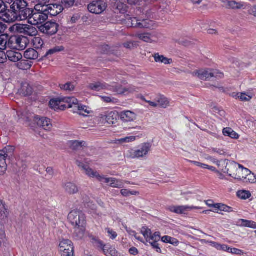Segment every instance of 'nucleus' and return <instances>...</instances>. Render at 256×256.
I'll list each match as a JSON object with an SVG mask.
<instances>
[{
	"instance_id": "c03bdc74",
	"label": "nucleus",
	"mask_w": 256,
	"mask_h": 256,
	"mask_svg": "<svg viewBox=\"0 0 256 256\" xmlns=\"http://www.w3.org/2000/svg\"><path fill=\"white\" fill-rule=\"evenodd\" d=\"M173 240V239L168 236H166L161 238L160 234V232H155L151 235L150 240Z\"/></svg>"
},
{
	"instance_id": "f257e3e1",
	"label": "nucleus",
	"mask_w": 256,
	"mask_h": 256,
	"mask_svg": "<svg viewBox=\"0 0 256 256\" xmlns=\"http://www.w3.org/2000/svg\"><path fill=\"white\" fill-rule=\"evenodd\" d=\"M86 162H82L79 160H76L77 166L80 168L82 172L90 178H96L101 182L109 184L112 188H122L124 186V182L122 180H118L115 178H108L104 175L100 174L98 172L90 168Z\"/></svg>"
},
{
	"instance_id": "4468645a",
	"label": "nucleus",
	"mask_w": 256,
	"mask_h": 256,
	"mask_svg": "<svg viewBox=\"0 0 256 256\" xmlns=\"http://www.w3.org/2000/svg\"><path fill=\"white\" fill-rule=\"evenodd\" d=\"M62 256H74V247L72 241H60L59 244Z\"/></svg>"
},
{
	"instance_id": "e2e57ef3",
	"label": "nucleus",
	"mask_w": 256,
	"mask_h": 256,
	"mask_svg": "<svg viewBox=\"0 0 256 256\" xmlns=\"http://www.w3.org/2000/svg\"><path fill=\"white\" fill-rule=\"evenodd\" d=\"M127 6L124 4L118 3L117 4V9L121 13H124L127 11Z\"/></svg>"
},
{
	"instance_id": "7c9ffc66",
	"label": "nucleus",
	"mask_w": 256,
	"mask_h": 256,
	"mask_svg": "<svg viewBox=\"0 0 256 256\" xmlns=\"http://www.w3.org/2000/svg\"><path fill=\"white\" fill-rule=\"evenodd\" d=\"M85 142L78 140H70L68 142V146L73 150H79L84 146Z\"/></svg>"
},
{
	"instance_id": "e433bc0d",
	"label": "nucleus",
	"mask_w": 256,
	"mask_h": 256,
	"mask_svg": "<svg viewBox=\"0 0 256 256\" xmlns=\"http://www.w3.org/2000/svg\"><path fill=\"white\" fill-rule=\"evenodd\" d=\"M222 133L224 136H229L232 138L238 139L239 138L238 134L230 128H224Z\"/></svg>"
},
{
	"instance_id": "dca6fc26",
	"label": "nucleus",
	"mask_w": 256,
	"mask_h": 256,
	"mask_svg": "<svg viewBox=\"0 0 256 256\" xmlns=\"http://www.w3.org/2000/svg\"><path fill=\"white\" fill-rule=\"evenodd\" d=\"M0 18L3 20L4 21L6 22H12L16 20H20L18 18V16L13 10H6V8L0 15Z\"/></svg>"
},
{
	"instance_id": "49530a36",
	"label": "nucleus",
	"mask_w": 256,
	"mask_h": 256,
	"mask_svg": "<svg viewBox=\"0 0 256 256\" xmlns=\"http://www.w3.org/2000/svg\"><path fill=\"white\" fill-rule=\"evenodd\" d=\"M245 183L254 184L256 182V176L250 170V174H247L243 182Z\"/></svg>"
},
{
	"instance_id": "69168bd1",
	"label": "nucleus",
	"mask_w": 256,
	"mask_h": 256,
	"mask_svg": "<svg viewBox=\"0 0 256 256\" xmlns=\"http://www.w3.org/2000/svg\"><path fill=\"white\" fill-rule=\"evenodd\" d=\"M7 60L6 53L5 54L2 50H0V63L4 64L6 62Z\"/></svg>"
},
{
	"instance_id": "423d86ee",
	"label": "nucleus",
	"mask_w": 256,
	"mask_h": 256,
	"mask_svg": "<svg viewBox=\"0 0 256 256\" xmlns=\"http://www.w3.org/2000/svg\"><path fill=\"white\" fill-rule=\"evenodd\" d=\"M36 7L37 6H35L34 10L32 9V14L27 18L28 22L32 25L41 24L48 18L46 13L45 12L39 11Z\"/></svg>"
},
{
	"instance_id": "338daca9",
	"label": "nucleus",
	"mask_w": 256,
	"mask_h": 256,
	"mask_svg": "<svg viewBox=\"0 0 256 256\" xmlns=\"http://www.w3.org/2000/svg\"><path fill=\"white\" fill-rule=\"evenodd\" d=\"M190 162L193 164H194L197 166L200 167L204 169H205V168H206V164H202L196 161L190 160Z\"/></svg>"
},
{
	"instance_id": "a18cd8bd",
	"label": "nucleus",
	"mask_w": 256,
	"mask_h": 256,
	"mask_svg": "<svg viewBox=\"0 0 256 256\" xmlns=\"http://www.w3.org/2000/svg\"><path fill=\"white\" fill-rule=\"evenodd\" d=\"M60 88L61 90L71 92L74 90L75 88V85L72 82H67L65 84H60Z\"/></svg>"
},
{
	"instance_id": "f704fd0d",
	"label": "nucleus",
	"mask_w": 256,
	"mask_h": 256,
	"mask_svg": "<svg viewBox=\"0 0 256 256\" xmlns=\"http://www.w3.org/2000/svg\"><path fill=\"white\" fill-rule=\"evenodd\" d=\"M10 38L7 34H2L0 36V50H4L8 47Z\"/></svg>"
},
{
	"instance_id": "c756f323",
	"label": "nucleus",
	"mask_w": 256,
	"mask_h": 256,
	"mask_svg": "<svg viewBox=\"0 0 256 256\" xmlns=\"http://www.w3.org/2000/svg\"><path fill=\"white\" fill-rule=\"evenodd\" d=\"M62 102H63L62 99H52L50 100L49 105L50 108L54 110H64V105L62 104Z\"/></svg>"
},
{
	"instance_id": "6e6d98bb",
	"label": "nucleus",
	"mask_w": 256,
	"mask_h": 256,
	"mask_svg": "<svg viewBox=\"0 0 256 256\" xmlns=\"http://www.w3.org/2000/svg\"><path fill=\"white\" fill-rule=\"evenodd\" d=\"M136 140V137L134 136H126L124 138H120L118 140L119 143H128L133 142Z\"/></svg>"
},
{
	"instance_id": "4c0bfd02",
	"label": "nucleus",
	"mask_w": 256,
	"mask_h": 256,
	"mask_svg": "<svg viewBox=\"0 0 256 256\" xmlns=\"http://www.w3.org/2000/svg\"><path fill=\"white\" fill-rule=\"evenodd\" d=\"M205 243H208L211 246L216 248L218 250H222L223 251L228 252V249L230 248L226 244H220L218 243L213 241H204Z\"/></svg>"
},
{
	"instance_id": "5fc2aeb1",
	"label": "nucleus",
	"mask_w": 256,
	"mask_h": 256,
	"mask_svg": "<svg viewBox=\"0 0 256 256\" xmlns=\"http://www.w3.org/2000/svg\"><path fill=\"white\" fill-rule=\"evenodd\" d=\"M64 48L62 46H56L49 50L46 52V55H50L55 53L64 50Z\"/></svg>"
},
{
	"instance_id": "9b49d317",
	"label": "nucleus",
	"mask_w": 256,
	"mask_h": 256,
	"mask_svg": "<svg viewBox=\"0 0 256 256\" xmlns=\"http://www.w3.org/2000/svg\"><path fill=\"white\" fill-rule=\"evenodd\" d=\"M36 8L37 9L38 8L39 11L42 12V10H43V12H45L48 16L50 15L55 16L63 10L62 6L57 4H50L43 6H38Z\"/></svg>"
},
{
	"instance_id": "cd10ccee",
	"label": "nucleus",
	"mask_w": 256,
	"mask_h": 256,
	"mask_svg": "<svg viewBox=\"0 0 256 256\" xmlns=\"http://www.w3.org/2000/svg\"><path fill=\"white\" fill-rule=\"evenodd\" d=\"M64 102L67 104V105H64V108H75L78 104V100L74 97H66L62 98Z\"/></svg>"
},
{
	"instance_id": "9d476101",
	"label": "nucleus",
	"mask_w": 256,
	"mask_h": 256,
	"mask_svg": "<svg viewBox=\"0 0 256 256\" xmlns=\"http://www.w3.org/2000/svg\"><path fill=\"white\" fill-rule=\"evenodd\" d=\"M99 118L102 123L114 124L117 122L118 115L116 111L106 110L99 115Z\"/></svg>"
},
{
	"instance_id": "3c124183",
	"label": "nucleus",
	"mask_w": 256,
	"mask_h": 256,
	"mask_svg": "<svg viewBox=\"0 0 256 256\" xmlns=\"http://www.w3.org/2000/svg\"><path fill=\"white\" fill-rule=\"evenodd\" d=\"M96 242V246L98 248H100L101 250H102L104 254V251H108V249L110 248L112 246L110 244H104L102 241H95Z\"/></svg>"
},
{
	"instance_id": "0e129e2a",
	"label": "nucleus",
	"mask_w": 256,
	"mask_h": 256,
	"mask_svg": "<svg viewBox=\"0 0 256 256\" xmlns=\"http://www.w3.org/2000/svg\"><path fill=\"white\" fill-rule=\"evenodd\" d=\"M106 230L110 238L114 239L116 238L117 234L116 232L110 228H107Z\"/></svg>"
},
{
	"instance_id": "13d9d810",
	"label": "nucleus",
	"mask_w": 256,
	"mask_h": 256,
	"mask_svg": "<svg viewBox=\"0 0 256 256\" xmlns=\"http://www.w3.org/2000/svg\"><path fill=\"white\" fill-rule=\"evenodd\" d=\"M120 192L124 196H128L130 195H136L138 194V192L136 191H130L126 189L122 190Z\"/></svg>"
},
{
	"instance_id": "72a5a7b5",
	"label": "nucleus",
	"mask_w": 256,
	"mask_h": 256,
	"mask_svg": "<svg viewBox=\"0 0 256 256\" xmlns=\"http://www.w3.org/2000/svg\"><path fill=\"white\" fill-rule=\"evenodd\" d=\"M238 223L239 226H242L256 228V222L252 220L240 219L238 220Z\"/></svg>"
},
{
	"instance_id": "a878e982",
	"label": "nucleus",
	"mask_w": 256,
	"mask_h": 256,
	"mask_svg": "<svg viewBox=\"0 0 256 256\" xmlns=\"http://www.w3.org/2000/svg\"><path fill=\"white\" fill-rule=\"evenodd\" d=\"M232 96L236 99H238L240 101L244 102H250L252 98V94H246L245 92H233L232 94Z\"/></svg>"
},
{
	"instance_id": "aec40b11",
	"label": "nucleus",
	"mask_w": 256,
	"mask_h": 256,
	"mask_svg": "<svg viewBox=\"0 0 256 256\" xmlns=\"http://www.w3.org/2000/svg\"><path fill=\"white\" fill-rule=\"evenodd\" d=\"M140 40L146 42H156L158 40L157 34H139L136 36Z\"/></svg>"
},
{
	"instance_id": "39448f33",
	"label": "nucleus",
	"mask_w": 256,
	"mask_h": 256,
	"mask_svg": "<svg viewBox=\"0 0 256 256\" xmlns=\"http://www.w3.org/2000/svg\"><path fill=\"white\" fill-rule=\"evenodd\" d=\"M193 76L197 77L200 80H206L212 78H222L223 74L217 70L211 69H200L194 70L192 73Z\"/></svg>"
},
{
	"instance_id": "2eb2a0df",
	"label": "nucleus",
	"mask_w": 256,
	"mask_h": 256,
	"mask_svg": "<svg viewBox=\"0 0 256 256\" xmlns=\"http://www.w3.org/2000/svg\"><path fill=\"white\" fill-rule=\"evenodd\" d=\"M58 24L52 22H48L40 27V30L44 34L48 35H53L58 30Z\"/></svg>"
},
{
	"instance_id": "2f4dec72",
	"label": "nucleus",
	"mask_w": 256,
	"mask_h": 256,
	"mask_svg": "<svg viewBox=\"0 0 256 256\" xmlns=\"http://www.w3.org/2000/svg\"><path fill=\"white\" fill-rule=\"evenodd\" d=\"M24 56L28 60H34L38 58V52L33 48L27 50L24 54Z\"/></svg>"
},
{
	"instance_id": "c9c22d12",
	"label": "nucleus",
	"mask_w": 256,
	"mask_h": 256,
	"mask_svg": "<svg viewBox=\"0 0 256 256\" xmlns=\"http://www.w3.org/2000/svg\"><path fill=\"white\" fill-rule=\"evenodd\" d=\"M158 107L166 108L169 106V102L168 99L162 96H160L156 99Z\"/></svg>"
},
{
	"instance_id": "4be33fe9",
	"label": "nucleus",
	"mask_w": 256,
	"mask_h": 256,
	"mask_svg": "<svg viewBox=\"0 0 256 256\" xmlns=\"http://www.w3.org/2000/svg\"><path fill=\"white\" fill-rule=\"evenodd\" d=\"M62 186L64 191L70 194H74L78 192V188L76 184L72 182H65Z\"/></svg>"
},
{
	"instance_id": "680f3d73",
	"label": "nucleus",
	"mask_w": 256,
	"mask_h": 256,
	"mask_svg": "<svg viewBox=\"0 0 256 256\" xmlns=\"http://www.w3.org/2000/svg\"><path fill=\"white\" fill-rule=\"evenodd\" d=\"M146 242H149L150 246L152 248L154 249L158 252L161 253L162 250L159 246V244L158 243V241H152L150 242V241H146Z\"/></svg>"
},
{
	"instance_id": "37998d69",
	"label": "nucleus",
	"mask_w": 256,
	"mask_h": 256,
	"mask_svg": "<svg viewBox=\"0 0 256 256\" xmlns=\"http://www.w3.org/2000/svg\"><path fill=\"white\" fill-rule=\"evenodd\" d=\"M156 24L154 22L150 20H143L141 21L140 28H153Z\"/></svg>"
},
{
	"instance_id": "603ef678",
	"label": "nucleus",
	"mask_w": 256,
	"mask_h": 256,
	"mask_svg": "<svg viewBox=\"0 0 256 256\" xmlns=\"http://www.w3.org/2000/svg\"><path fill=\"white\" fill-rule=\"evenodd\" d=\"M140 232L145 238H150L152 235L151 230L146 226H144L141 228Z\"/></svg>"
},
{
	"instance_id": "c85d7f7f",
	"label": "nucleus",
	"mask_w": 256,
	"mask_h": 256,
	"mask_svg": "<svg viewBox=\"0 0 256 256\" xmlns=\"http://www.w3.org/2000/svg\"><path fill=\"white\" fill-rule=\"evenodd\" d=\"M232 164H228V162L226 160H220L216 161V165L218 166V168L222 172L224 173H229V168H232V166H230Z\"/></svg>"
},
{
	"instance_id": "5701e85b",
	"label": "nucleus",
	"mask_w": 256,
	"mask_h": 256,
	"mask_svg": "<svg viewBox=\"0 0 256 256\" xmlns=\"http://www.w3.org/2000/svg\"><path fill=\"white\" fill-rule=\"evenodd\" d=\"M6 56L8 60L13 62H18L22 58V54L20 52L12 50L6 52Z\"/></svg>"
},
{
	"instance_id": "bb28decb",
	"label": "nucleus",
	"mask_w": 256,
	"mask_h": 256,
	"mask_svg": "<svg viewBox=\"0 0 256 256\" xmlns=\"http://www.w3.org/2000/svg\"><path fill=\"white\" fill-rule=\"evenodd\" d=\"M88 198L86 196V198H83V202L84 203V206L86 208H90L89 212L92 215L94 218L96 217L97 215L96 212V206L93 204L92 202L90 201L88 202Z\"/></svg>"
},
{
	"instance_id": "79ce46f5",
	"label": "nucleus",
	"mask_w": 256,
	"mask_h": 256,
	"mask_svg": "<svg viewBox=\"0 0 256 256\" xmlns=\"http://www.w3.org/2000/svg\"><path fill=\"white\" fill-rule=\"evenodd\" d=\"M8 216V212L3 202L0 200V221L4 220Z\"/></svg>"
},
{
	"instance_id": "a211bd4d",
	"label": "nucleus",
	"mask_w": 256,
	"mask_h": 256,
	"mask_svg": "<svg viewBox=\"0 0 256 256\" xmlns=\"http://www.w3.org/2000/svg\"><path fill=\"white\" fill-rule=\"evenodd\" d=\"M136 88L130 86L128 88H123L122 86H117L116 84L114 85L110 86L108 88V90L116 92L118 94H126L128 92H133L136 90Z\"/></svg>"
},
{
	"instance_id": "864d4df0",
	"label": "nucleus",
	"mask_w": 256,
	"mask_h": 256,
	"mask_svg": "<svg viewBox=\"0 0 256 256\" xmlns=\"http://www.w3.org/2000/svg\"><path fill=\"white\" fill-rule=\"evenodd\" d=\"M106 256H121V254L118 252L114 248L111 246L108 251H104Z\"/></svg>"
},
{
	"instance_id": "f03ea898",
	"label": "nucleus",
	"mask_w": 256,
	"mask_h": 256,
	"mask_svg": "<svg viewBox=\"0 0 256 256\" xmlns=\"http://www.w3.org/2000/svg\"><path fill=\"white\" fill-rule=\"evenodd\" d=\"M68 219L72 224L74 226V237L76 238H86V216L82 211L74 210L68 216Z\"/></svg>"
},
{
	"instance_id": "774afa93",
	"label": "nucleus",
	"mask_w": 256,
	"mask_h": 256,
	"mask_svg": "<svg viewBox=\"0 0 256 256\" xmlns=\"http://www.w3.org/2000/svg\"><path fill=\"white\" fill-rule=\"evenodd\" d=\"M50 0H38V4L35 6H47L46 4L49 2Z\"/></svg>"
},
{
	"instance_id": "052dcab7",
	"label": "nucleus",
	"mask_w": 256,
	"mask_h": 256,
	"mask_svg": "<svg viewBox=\"0 0 256 256\" xmlns=\"http://www.w3.org/2000/svg\"><path fill=\"white\" fill-rule=\"evenodd\" d=\"M74 0H62V4L66 8H69L72 6L74 4Z\"/></svg>"
},
{
	"instance_id": "8fccbe9b",
	"label": "nucleus",
	"mask_w": 256,
	"mask_h": 256,
	"mask_svg": "<svg viewBox=\"0 0 256 256\" xmlns=\"http://www.w3.org/2000/svg\"><path fill=\"white\" fill-rule=\"evenodd\" d=\"M216 209L220 210V211L225 212H233L232 208L231 207H230L226 205L222 204H216Z\"/></svg>"
},
{
	"instance_id": "0eeeda50",
	"label": "nucleus",
	"mask_w": 256,
	"mask_h": 256,
	"mask_svg": "<svg viewBox=\"0 0 256 256\" xmlns=\"http://www.w3.org/2000/svg\"><path fill=\"white\" fill-rule=\"evenodd\" d=\"M12 29L18 33L30 36H35L38 33L35 27L26 24H16L13 26Z\"/></svg>"
},
{
	"instance_id": "58836bf2",
	"label": "nucleus",
	"mask_w": 256,
	"mask_h": 256,
	"mask_svg": "<svg viewBox=\"0 0 256 256\" xmlns=\"http://www.w3.org/2000/svg\"><path fill=\"white\" fill-rule=\"evenodd\" d=\"M126 24L129 26L140 28L141 22L136 18H130L126 21Z\"/></svg>"
},
{
	"instance_id": "6ab92c4d",
	"label": "nucleus",
	"mask_w": 256,
	"mask_h": 256,
	"mask_svg": "<svg viewBox=\"0 0 256 256\" xmlns=\"http://www.w3.org/2000/svg\"><path fill=\"white\" fill-rule=\"evenodd\" d=\"M8 148L0 150V175L3 174L7 169L6 158L8 156Z\"/></svg>"
},
{
	"instance_id": "4d7b16f0",
	"label": "nucleus",
	"mask_w": 256,
	"mask_h": 256,
	"mask_svg": "<svg viewBox=\"0 0 256 256\" xmlns=\"http://www.w3.org/2000/svg\"><path fill=\"white\" fill-rule=\"evenodd\" d=\"M101 100L107 103H116L117 102L116 99L114 98L108 96H100Z\"/></svg>"
},
{
	"instance_id": "a19ab883",
	"label": "nucleus",
	"mask_w": 256,
	"mask_h": 256,
	"mask_svg": "<svg viewBox=\"0 0 256 256\" xmlns=\"http://www.w3.org/2000/svg\"><path fill=\"white\" fill-rule=\"evenodd\" d=\"M154 60L156 62L164 63V64H169L170 63V59L164 57L162 55H160L159 54H155L154 55Z\"/></svg>"
},
{
	"instance_id": "20e7f679",
	"label": "nucleus",
	"mask_w": 256,
	"mask_h": 256,
	"mask_svg": "<svg viewBox=\"0 0 256 256\" xmlns=\"http://www.w3.org/2000/svg\"><path fill=\"white\" fill-rule=\"evenodd\" d=\"M10 8L18 16L20 20H26L28 18L32 13V9L27 8L28 4L24 0H16L13 1Z\"/></svg>"
},
{
	"instance_id": "473e14b6",
	"label": "nucleus",
	"mask_w": 256,
	"mask_h": 256,
	"mask_svg": "<svg viewBox=\"0 0 256 256\" xmlns=\"http://www.w3.org/2000/svg\"><path fill=\"white\" fill-rule=\"evenodd\" d=\"M17 67L22 70H28L32 66V62L26 60H21L16 64Z\"/></svg>"
},
{
	"instance_id": "1a4fd4ad",
	"label": "nucleus",
	"mask_w": 256,
	"mask_h": 256,
	"mask_svg": "<svg viewBox=\"0 0 256 256\" xmlns=\"http://www.w3.org/2000/svg\"><path fill=\"white\" fill-rule=\"evenodd\" d=\"M231 166L232 168L236 170V173L229 174V176L234 179L244 182L247 174H250V170L240 164L234 163L231 165Z\"/></svg>"
},
{
	"instance_id": "de8ad7c7",
	"label": "nucleus",
	"mask_w": 256,
	"mask_h": 256,
	"mask_svg": "<svg viewBox=\"0 0 256 256\" xmlns=\"http://www.w3.org/2000/svg\"><path fill=\"white\" fill-rule=\"evenodd\" d=\"M237 196L240 199L246 200L251 196V194L248 190H239L237 192Z\"/></svg>"
},
{
	"instance_id": "7ed1b4c3",
	"label": "nucleus",
	"mask_w": 256,
	"mask_h": 256,
	"mask_svg": "<svg viewBox=\"0 0 256 256\" xmlns=\"http://www.w3.org/2000/svg\"><path fill=\"white\" fill-rule=\"evenodd\" d=\"M152 144L145 142L138 147L131 148L127 151L126 157L131 159H146L152 150Z\"/></svg>"
},
{
	"instance_id": "6e6552de",
	"label": "nucleus",
	"mask_w": 256,
	"mask_h": 256,
	"mask_svg": "<svg viewBox=\"0 0 256 256\" xmlns=\"http://www.w3.org/2000/svg\"><path fill=\"white\" fill-rule=\"evenodd\" d=\"M28 40L25 37L14 36L10 38L8 47L12 49L22 50L26 48Z\"/></svg>"
},
{
	"instance_id": "f8f14e48",
	"label": "nucleus",
	"mask_w": 256,
	"mask_h": 256,
	"mask_svg": "<svg viewBox=\"0 0 256 256\" xmlns=\"http://www.w3.org/2000/svg\"><path fill=\"white\" fill-rule=\"evenodd\" d=\"M202 208L194 206H170L167 210L170 212L178 214L187 215L190 211L193 210H202Z\"/></svg>"
},
{
	"instance_id": "ddd939ff",
	"label": "nucleus",
	"mask_w": 256,
	"mask_h": 256,
	"mask_svg": "<svg viewBox=\"0 0 256 256\" xmlns=\"http://www.w3.org/2000/svg\"><path fill=\"white\" fill-rule=\"evenodd\" d=\"M107 8V4L104 0H96L90 2L88 6L89 12L92 14H100Z\"/></svg>"
},
{
	"instance_id": "09e8293b",
	"label": "nucleus",
	"mask_w": 256,
	"mask_h": 256,
	"mask_svg": "<svg viewBox=\"0 0 256 256\" xmlns=\"http://www.w3.org/2000/svg\"><path fill=\"white\" fill-rule=\"evenodd\" d=\"M32 44L36 48H40L44 45V41L40 37H34L32 40Z\"/></svg>"
},
{
	"instance_id": "f3484780",
	"label": "nucleus",
	"mask_w": 256,
	"mask_h": 256,
	"mask_svg": "<svg viewBox=\"0 0 256 256\" xmlns=\"http://www.w3.org/2000/svg\"><path fill=\"white\" fill-rule=\"evenodd\" d=\"M34 122L38 126L46 130H50L52 128V124L50 119L46 118L34 117Z\"/></svg>"
},
{
	"instance_id": "ea45409f",
	"label": "nucleus",
	"mask_w": 256,
	"mask_h": 256,
	"mask_svg": "<svg viewBox=\"0 0 256 256\" xmlns=\"http://www.w3.org/2000/svg\"><path fill=\"white\" fill-rule=\"evenodd\" d=\"M77 109V112L80 115L86 116L90 113V109L86 106L80 105L78 104L76 107Z\"/></svg>"
},
{
	"instance_id": "bf43d9fd",
	"label": "nucleus",
	"mask_w": 256,
	"mask_h": 256,
	"mask_svg": "<svg viewBox=\"0 0 256 256\" xmlns=\"http://www.w3.org/2000/svg\"><path fill=\"white\" fill-rule=\"evenodd\" d=\"M228 252L234 254L241 256L244 254V252L242 250L236 248H232L230 247V248H228Z\"/></svg>"
},
{
	"instance_id": "b1692460",
	"label": "nucleus",
	"mask_w": 256,
	"mask_h": 256,
	"mask_svg": "<svg viewBox=\"0 0 256 256\" xmlns=\"http://www.w3.org/2000/svg\"><path fill=\"white\" fill-rule=\"evenodd\" d=\"M136 114L131 111L123 112L121 114V119L124 122H131L136 119Z\"/></svg>"
},
{
	"instance_id": "393cba45",
	"label": "nucleus",
	"mask_w": 256,
	"mask_h": 256,
	"mask_svg": "<svg viewBox=\"0 0 256 256\" xmlns=\"http://www.w3.org/2000/svg\"><path fill=\"white\" fill-rule=\"evenodd\" d=\"M109 86V84L101 82H96L91 84L88 86L89 88L96 92H99L103 90H108Z\"/></svg>"
},
{
	"instance_id": "412c9836",
	"label": "nucleus",
	"mask_w": 256,
	"mask_h": 256,
	"mask_svg": "<svg viewBox=\"0 0 256 256\" xmlns=\"http://www.w3.org/2000/svg\"><path fill=\"white\" fill-rule=\"evenodd\" d=\"M222 2L226 8L230 9L239 10L242 8L244 6V2H238L233 0H222Z\"/></svg>"
}]
</instances>
